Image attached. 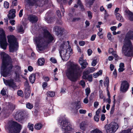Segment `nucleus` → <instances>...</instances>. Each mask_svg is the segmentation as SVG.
Wrapping results in <instances>:
<instances>
[{"mask_svg": "<svg viewBox=\"0 0 133 133\" xmlns=\"http://www.w3.org/2000/svg\"><path fill=\"white\" fill-rule=\"evenodd\" d=\"M1 55L2 58L1 74L6 77L11 73L13 66L11 58L9 55L3 52L1 53Z\"/></svg>", "mask_w": 133, "mask_h": 133, "instance_id": "nucleus-1", "label": "nucleus"}, {"mask_svg": "<svg viewBox=\"0 0 133 133\" xmlns=\"http://www.w3.org/2000/svg\"><path fill=\"white\" fill-rule=\"evenodd\" d=\"M82 71L81 68L77 64L71 65L66 73L68 79L72 82H76L79 79L82 75Z\"/></svg>", "mask_w": 133, "mask_h": 133, "instance_id": "nucleus-2", "label": "nucleus"}, {"mask_svg": "<svg viewBox=\"0 0 133 133\" xmlns=\"http://www.w3.org/2000/svg\"><path fill=\"white\" fill-rule=\"evenodd\" d=\"M126 41L122 46V52L124 55L128 57L133 55L132 45L130 39L133 40V31L129 30L125 36Z\"/></svg>", "mask_w": 133, "mask_h": 133, "instance_id": "nucleus-3", "label": "nucleus"}, {"mask_svg": "<svg viewBox=\"0 0 133 133\" xmlns=\"http://www.w3.org/2000/svg\"><path fill=\"white\" fill-rule=\"evenodd\" d=\"M8 42L9 43V51L13 53L17 51L18 47V43L15 37L13 35H9L7 36Z\"/></svg>", "mask_w": 133, "mask_h": 133, "instance_id": "nucleus-4", "label": "nucleus"}, {"mask_svg": "<svg viewBox=\"0 0 133 133\" xmlns=\"http://www.w3.org/2000/svg\"><path fill=\"white\" fill-rule=\"evenodd\" d=\"M58 122L61 126L62 130L63 131L67 130L69 131L73 130L69 122L64 117H60L58 120Z\"/></svg>", "mask_w": 133, "mask_h": 133, "instance_id": "nucleus-5", "label": "nucleus"}, {"mask_svg": "<svg viewBox=\"0 0 133 133\" xmlns=\"http://www.w3.org/2000/svg\"><path fill=\"white\" fill-rule=\"evenodd\" d=\"M21 129V125L16 122L11 123L8 127L10 133H19Z\"/></svg>", "mask_w": 133, "mask_h": 133, "instance_id": "nucleus-6", "label": "nucleus"}, {"mask_svg": "<svg viewBox=\"0 0 133 133\" xmlns=\"http://www.w3.org/2000/svg\"><path fill=\"white\" fill-rule=\"evenodd\" d=\"M119 128L118 123L115 122L111 123L105 126V128L107 133H114Z\"/></svg>", "mask_w": 133, "mask_h": 133, "instance_id": "nucleus-7", "label": "nucleus"}, {"mask_svg": "<svg viewBox=\"0 0 133 133\" xmlns=\"http://www.w3.org/2000/svg\"><path fill=\"white\" fill-rule=\"evenodd\" d=\"M35 41L39 51H43L45 49V41L42 36H39L36 37Z\"/></svg>", "mask_w": 133, "mask_h": 133, "instance_id": "nucleus-8", "label": "nucleus"}, {"mask_svg": "<svg viewBox=\"0 0 133 133\" xmlns=\"http://www.w3.org/2000/svg\"><path fill=\"white\" fill-rule=\"evenodd\" d=\"M14 117L16 120L21 123L24 119V112L20 110L17 111L16 112Z\"/></svg>", "mask_w": 133, "mask_h": 133, "instance_id": "nucleus-9", "label": "nucleus"}, {"mask_svg": "<svg viewBox=\"0 0 133 133\" xmlns=\"http://www.w3.org/2000/svg\"><path fill=\"white\" fill-rule=\"evenodd\" d=\"M129 86V84L127 81H123L121 84L120 88V92L123 93H125L128 90Z\"/></svg>", "mask_w": 133, "mask_h": 133, "instance_id": "nucleus-10", "label": "nucleus"}, {"mask_svg": "<svg viewBox=\"0 0 133 133\" xmlns=\"http://www.w3.org/2000/svg\"><path fill=\"white\" fill-rule=\"evenodd\" d=\"M66 42L64 41L63 42V43L61 44L59 46V50L60 55L63 59L62 55H63V57L64 58V57H65L66 53H67V51L66 49L65 48V45Z\"/></svg>", "mask_w": 133, "mask_h": 133, "instance_id": "nucleus-11", "label": "nucleus"}, {"mask_svg": "<svg viewBox=\"0 0 133 133\" xmlns=\"http://www.w3.org/2000/svg\"><path fill=\"white\" fill-rule=\"evenodd\" d=\"M4 82L6 86L12 88L14 90H15L17 87L16 83L13 79L6 80L4 81Z\"/></svg>", "mask_w": 133, "mask_h": 133, "instance_id": "nucleus-12", "label": "nucleus"}, {"mask_svg": "<svg viewBox=\"0 0 133 133\" xmlns=\"http://www.w3.org/2000/svg\"><path fill=\"white\" fill-rule=\"evenodd\" d=\"M28 19L32 23H36L38 20V17L36 16L33 14L29 15L28 16Z\"/></svg>", "mask_w": 133, "mask_h": 133, "instance_id": "nucleus-13", "label": "nucleus"}, {"mask_svg": "<svg viewBox=\"0 0 133 133\" xmlns=\"http://www.w3.org/2000/svg\"><path fill=\"white\" fill-rule=\"evenodd\" d=\"M8 44L6 38L0 39V45L2 49L6 50Z\"/></svg>", "mask_w": 133, "mask_h": 133, "instance_id": "nucleus-14", "label": "nucleus"}, {"mask_svg": "<svg viewBox=\"0 0 133 133\" xmlns=\"http://www.w3.org/2000/svg\"><path fill=\"white\" fill-rule=\"evenodd\" d=\"M54 30L58 36H61L63 34V30L61 27L59 26H55L54 27Z\"/></svg>", "mask_w": 133, "mask_h": 133, "instance_id": "nucleus-15", "label": "nucleus"}, {"mask_svg": "<svg viewBox=\"0 0 133 133\" xmlns=\"http://www.w3.org/2000/svg\"><path fill=\"white\" fill-rule=\"evenodd\" d=\"M15 10L12 9L10 10L9 14L8 15V17L9 19H13L16 16Z\"/></svg>", "mask_w": 133, "mask_h": 133, "instance_id": "nucleus-16", "label": "nucleus"}, {"mask_svg": "<svg viewBox=\"0 0 133 133\" xmlns=\"http://www.w3.org/2000/svg\"><path fill=\"white\" fill-rule=\"evenodd\" d=\"M29 5L31 6H35L36 7L38 6V2L39 0H27Z\"/></svg>", "mask_w": 133, "mask_h": 133, "instance_id": "nucleus-17", "label": "nucleus"}, {"mask_svg": "<svg viewBox=\"0 0 133 133\" xmlns=\"http://www.w3.org/2000/svg\"><path fill=\"white\" fill-rule=\"evenodd\" d=\"M36 74L32 73L30 76L29 79L30 82L32 84L34 83L36 79Z\"/></svg>", "mask_w": 133, "mask_h": 133, "instance_id": "nucleus-18", "label": "nucleus"}, {"mask_svg": "<svg viewBox=\"0 0 133 133\" xmlns=\"http://www.w3.org/2000/svg\"><path fill=\"white\" fill-rule=\"evenodd\" d=\"M116 16L117 19L118 21L121 22H123L124 21V19L123 18L119 13H116Z\"/></svg>", "mask_w": 133, "mask_h": 133, "instance_id": "nucleus-19", "label": "nucleus"}, {"mask_svg": "<svg viewBox=\"0 0 133 133\" xmlns=\"http://www.w3.org/2000/svg\"><path fill=\"white\" fill-rule=\"evenodd\" d=\"M43 34L44 37L45 39L51 34L46 29H44L43 30Z\"/></svg>", "mask_w": 133, "mask_h": 133, "instance_id": "nucleus-20", "label": "nucleus"}, {"mask_svg": "<svg viewBox=\"0 0 133 133\" xmlns=\"http://www.w3.org/2000/svg\"><path fill=\"white\" fill-rule=\"evenodd\" d=\"M25 94V97L26 98H28L30 96L31 94L30 89H24V90Z\"/></svg>", "mask_w": 133, "mask_h": 133, "instance_id": "nucleus-21", "label": "nucleus"}, {"mask_svg": "<svg viewBox=\"0 0 133 133\" xmlns=\"http://www.w3.org/2000/svg\"><path fill=\"white\" fill-rule=\"evenodd\" d=\"M6 38L5 31L2 28L0 29V39Z\"/></svg>", "mask_w": 133, "mask_h": 133, "instance_id": "nucleus-22", "label": "nucleus"}, {"mask_svg": "<svg viewBox=\"0 0 133 133\" xmlns=\"http://www.w3.org/2000/svg\"><path fill=\"white\" fill-rule=\"evenodd\" d=\"M127 13L128 15L129 19L131 21H133V13L129 10L127 11Z\"/></svg>", "mask_w": 133, "mask_h": 133, "instance_id": "nucleus-23", "label": "nucleus"}, {"mask_svg": "<svg viewBox=\"0 0 133 133\" xmlns=\"http://www.w3.org/2000/svg\"><path fill=\"white\" fill-rule=\"evenodd\" d=\"M43 127V125L41 123H36L34 126L35 129L37 130L41 129Z\"/></svg>", "mask_w": 133, "mask_h": 133, "instance_id": "nucleus-24", "label": "nucleus"}, {"mask_svg": "<svg viewBox=\"0 0 133 133\" xmlns=\"http://www.w3.org/2000/svg\"><path fill=\"white\" fill-rule=\"evenodd\" d=\"M46 39H47V42L48 43H51L52 42V41L54 39V38L51 34Z\"/></svg>", "mask_w": 133, "mask_h": 133, "instance_id": "nucleus-25", "label": "nucleus"}, {"mask_svg": "<svg viewBox=\"0 0 133 133\" xmlns=\"http://www.w3.org/2000/svg\"><path fill=\"white\" fill-rule=\"evenodd\" d=\"M57 2L60 4V5H63L66 4L68 2V0H57Z\"/></svg>", "mask_w": 133, "mask_h": 133, "instance_id": "nucleus-26", "label": "nucleus"}, {"mask_svg": "<svg viewBox=\"0 0 133 133\" xmlns=\"http://www.w3.org/2000/svg\"><path fill=\"white\" fill-rule=\"evenodd\" d=\"M44 62L45 61L44 58H42L38 59L37 62L39 65L41 66L44 64Z\"/></svg>", "mask_w": 133, "mask_h": 133, "instance_id": "nucleus-27", "label": "nucleus"}, {"mask_svg": "<svg viewBox=\"0 0 133 133\" xmlns=\"http://www.w3.org/2000/svg\"><path fill=\"white\" fill-rule=\"evenodd\" d=\"M9 109L12 112L15 108V106L13 104H9L8 105Z\"/></svg>", "mask_w": 133, "mask_h": 133, "instance_id": "nucleus-28", "label": "nucleus"}, {"mask_svg": "<svg viewBox=\"0 0 133 133\" xmlns=\"http://www.w3.org/2000/svg\"><path fill=\"white\" fill-rule=\"evenodd\" d=\"M80 64L82 68V69H84L86 68L87 65H88V63L85 61L83 62H81Z\"/></svg>", "mask_w": 133, "mask_h": 133, "instance_id": "nucleus-29", "label": "nucleus"}, {"mask_svg": "<svg viewBox=\"0 0 133 133\" xmlns=\"http://www.w3.org/2000/svg\"><path fill=\"white\" fill-rule=\"evenodd\" d=\"M77 4H74V7L76 8H77L78 7V6H80V5H82L83 4L81 2V1L80 0H77Z\"/></svg>", "mask_w": 133, "mask_h": 133, "instance_id": "nucleus-30", "label": "nucleus"}, {"mask_svg": "<svg viewBox=\"0 0 133 133\" xmlns=\"http://www.w3.org/2000/svg\"><path fill=\"white\" fill-rule=\"evenodd\" d=\"M47 96L48 97H53L55 95V93L52 91H48L47 93Z\"/></svg>", "mask_w": 133, "mask_h": 133, "instance_id": "nucleus-31", "label": "nucleus"}, {"mask_svg": "<svg viewBox=\"0 0 133 133\" xmlns=\"http://www.w3.org/2000/svg\"><path fill=\"white\" fill-rule=\"evenodd\" d=\"M24 86L25 88L24 89H30V86L29 85V84L27 80L25 82Z\"/></svg>", "mask_w": 133, "mask_h": 133, "instance_id": "nucleus-32", "label": "nucleus"}, {"mask_svg": "<svg viewBox=\"0 0 133 133\" xmlns=\"http://www.w3.org/2000/svg\"><path fill=\"white\" fill-rule=\"evenodd\" d=\"M34 125L33 124H31L30 123H29L28 127L30 130H31V131H33L34 130Z\"/></svg>", "mask_w": 133, "mask_h": 133, "instance_id": "nucleus-33", "label": "nucleus"}, {"mask_svg": "<svg viewBox=\"0 0 133 133\" xmlns=\"http://www.w3.org/2000/svg\"><path fill=\"white\" fill-rule=\"evenodd\" d=\"M91 133H103L99 129L96 128L92 130Z\"/></svg>", "mask_w": 133, "mask_h": 133, "instance_id": "nucleus-34", "label": "nucleus"}, {"mask_svg": "<svg viewBox=\"0 0 133 133\" xmlns=\"http://www.w3.org/2000/svg\"><path fill=\"white\" fill-rule=\"evenodd\" d=\"M88 16L89 19H91L92 18V13L90 11H87Z\"/></svg>", "mask_w": 133, "mask_h": 133, "instance_id": "nucleus-35", "label": "nucleus"}, {"mask_svg": "<svg viewBox=\"0 0 133 133\" xmlns=\"http://www.w3.org/2000/svg\"><path fill=\"white\" fill-rule=\"evenodd\" d=\"M26 108L29 109H32L33 107L32 104H31L29 102L26 104Z\"/></svg>", "mask_w": 133, "mask_h": 133, "instance_id": "nucleus-36", "label": "nucleus"}, {"mask_svg": "<svg viewBox=\"0 0 133 133\" xmlns=\"http://www.w3.org/2000/svg\"><path fill=\"white\" fill-rule=\"evenodd\" d=\"M91 92L90 89L89 88H87L85 89V95L87 96H88L89 95Z\"/></svg>", "mask_w": 133, "mask_h": 133, "instance_id": "nucleus-37", "label": "nucleus"}, {"mask_svg": "<svg viewBox=\"0 0 133 133\" xmlns=\"http://www.w3.org/2000/svg\"><path fill=\"white\" fill-rule=\"evenodd\" d=\"M95 0H89L87 2V4L89 5V7H91L92 5Z\"/></svg>", "mask_w": 133, "mask_h": 133, "instance_id": "nucleus-38", "label": "nucleus"}, {"mask_svg": "<svg viewBox=\"0 0 133 133\" xmlns=\"http://www.w3.org/2000/svg\"><path fill=\"white\" fill-rule=\"evenodd\" d=\"M85 124L84 122H82L80 124V128L83 130H84L85 129Z\"/></svg>", "mask_w": 133, "mask_h": 133, "instance_id": "nucleus-39", "label": "nucleus"}, {"mask_svg": "<svg viewBox=\"0 0 133 133\" xmlns=\"http://www.w3.org/2000/svg\"><path fill=\"white\" fill-rule=\"evenodd\" d=\"M17 95L19 96H20L22 97H23L24 96V94L23 91L21 90H18L17 92Z\"/></svg>", "mask_w": 133, "mask_h": 133, "instance_id": "nucleus-40", "label": "nucleus"}, {"mask_svg": "<svg viewBox=\"0 0 133 133\" xmlns=\"http://www.w3.org/2000/svg\"><path fill=\"white\" fill-rule=\"evenodd\" d=\"M31 58L33 60L36 59L37 58L34 52H32L31 55Z\"/></svg>", "mask_w": 133, "mask_h": 133, "instance_id": "nucleus-41", "label": "nucleus"}, {"mask_svg": "<svg viewBox=\"0 0 133 133\" xmlns=\"http://www.w3.org/2000/svg\"><path fill=\"white\" fill-rule=\"evenodd\" d=\"M81 105H75V112L77 113L78 112V110L81 108Z\"/></svg>", "mask_w": 133, "mask_h": 133, "instance_id": "nucleus-42", "label": "nucleus"}, {"mask_svg": "<svg viewBox=\"0 0 133 133\" xmlns=\"http://www.w3.org/2000/svg\"><path fill=\"white\" fill-rule=\"evenodd\" d=\"M9 3L5 1L4 2V7L6 9H8L9 7Z\"/></svg>", "mask_w": 133, "mask_h": 133, "instance_id": "nucleus-43", "label": "nucleus"}, {"mask_svg": "<svg viewBox=\"0 0 133 133\" xmlns=\"http://www.w3.org/2000/svg\"><path fill=\"white\" fill-rule=\"evenodd\" d=\"M18 31L19 32H24L23 28L22 25H21L20 26L18 29Z\"/></svg>", "mask_w": 133, "mask_h": 133, "instance_id": "nucleus-44", "label": "nucleus"}, {"mask_svg": "<svg viewBox=\"0 0 133 133\" xmlns=\"http://www.w3.org/2000/svg\"><path fill=\"white\" fill-rule=\"evenodd\" d=\"M87 70H88L89 72L90 73L93 72L95 71V69L94 67L89 68Z\"/></svg>", "mask_w": 133, "mask_h": 133, "instance_id": "nucleus-45", "label": "nucleus"}, {"mask_svg": "<svg viewBox=\"0 0 133 133\" xmlns=\"http://www.w3.org/2000/svg\"><path fill=\"white\" fill-rule=\"evenodd\" d=\"M106 84L107 87H108L109 84V79L108 77L107 76L105 79Z\"/></svg>", "mask_w": 133, "mask_h": 133, "instance_id": "nucleus-46", "label": "nucleus"}, {"mask_svg": "<svg viewBox=\"0 0 133 133\" xmlns=\"http://www.w3.org/2000/svg\"><path fill=\"white\" fill-rule=\"evenodd\" d=\"M48 85V84L46 82H44L43 83L42 87L43 89H45V88Z\"/></svg>", "mask_w": 133, "mask_h": 133, "instance_id": "nucleus-47", "label": "nucleus"}, {"mask_svg": "<svg viewBox=\"0 0 133 133\" xmlns=\"http://www.w3.org/2000/svg\"><path fill=\"white\" fill-rule=\"evenodd\" d=\"M80 9L81 11L82 12H84L85 11V9L84 8V6L83 4L79 6Z\"/></svg>", "mask_w": 133, "mask_h": 133, "instance_id": "nucleus-48", "label": "nucleus"}, {"mask_svg": "<svg viewBox=\"0 0 133 133\" xmlns=\"http://www.w3.org/2000/svg\"><path fill=\"white\" fill-rule=\"evenodd\" d=\"M103 100L104 101H105L106 102H108L109 104H110L111 103V100L110 99V98H108L105 99H104Z\"/></svg>", "mask_w": 133, "mask_h": 133, "instance_id": "nucleus-49", "label": "nucleus"}, {"mask_svg": "<svg viewBox=\"0 0 133 133\" xmlns=\"http://www.w3.org/2000/svg\"><path fill=\"white\" fill-rule=\"evenodd\" d=\"M43 79L45 82H48L50 80V78L49 77L47 76H44L43 77Z\"/></svg>", "mask_w": 133, "mask_h": 133, "instance_id": "nucleus-50", "label": "nucleus"}, {"mask_svg": "<svg viewBox=\"0 0 133 133\" xmlns=\"http://www.w3.org/2000/svg\"><path fill=\"white\" fill-rule=\"evenodd\" d=\"M50 60L52 63H56L57 62L55 58L53 57L51 58Z\"/></svg>", "mask_w": 133, "mask_h": 133, "instance_id": "nucleus-51", "label": "nucleus"}, {"mask_svg": "<svg viewBox=\"0 0 133 133\" xmlns=\"http://www.w3.org/2000/svg\"><path fill=\"white\" fill-rule=\"evenodd\" d=\"M1 94L2 96H5L6 95V92L5 90L3 88V89L1 90Z\"/></svg>", "mask_w": 133, "mask_h": 133, "instance_id": "nucleus-52", "label": "nucleus"}, {"mask_svg": "<svg viewBox=\"0 0 133 133\" xmlns=\"http://www.w3.org/2000/svg\"><path fill=\"white\" fill-rule=\"evenodd\" d=\"M85 44V41H80L79 42V44L81 46H83Z\"/></svg>", "mask_w": 133, "mask_h": 133, "instance_id": "nucleus-53", "label": "nucleus"}, {"mask_svg": "<svg viewBox=\"0 0 133 133\" xmlns=\"http://www.w3.org/2000/svg\"><path fill=\"white\" fill-rule=\"evenodd\" d=\"M8 29L10 32H12L15 30V28L14 27L10 26L8 27Z\"/></svg>", "mask_w": 133, "mask_h": 133, "instance_id": "nucleus-54", "label": "nucleus"}, {"mask_svg": "<svg viewBox=\"0 0 133 133\" xmlns=\"http://www.w3.org/2000/svg\"><path fill=\"white\" fill-rule=\"evenodd\" d=\"M79 84L83 87H85V83L83 80H81L80 81Z\"/></svg>", "mask_w": 133, "mask_h": 133, "instance_id": "nucleus-55", "label": "nucleus"}, {"mask_svg": "<svg viewBox=\"0 0 133 133\" xmlns=\"http://www.w3.org/2000/svg\"><path fill=\"white\" fill-rule=\"evenodd\" d=\"M97 64L96 60V59H94L92 62L91 64L93 66H95Z\"/></svg>", "mask_w": 133, "mask_h": 133, "instance_id": "nucleus-56", "label": "nucleus"}, {"mask_svg": "<svg viewBox=\"0 0 133 133\" xmlns=\"http://www.w3.org/2000/svg\"><path fill=\"white\" fill-rule=\"evenodd\" d=\"M96 37V35L94 34L92 35L91 38L90 40L92 41H93L95 39V38Z\"/></svg>", "mask_w": 133, "mask_h": 133, "instance_id": "nucleus-57", "label": "nucleus"}, {"mask_svg": "<svg viewBox=\"0 0 133 133\" xmlns=\"http://www.w3.org/2000/svg\"><path fill=\"white\" fill-rule=\"evenodd\" d=\"M81 19V18L80 17L74 18L72 19V21L75 22L76 21H78L79 20H80Z\"/></svg>", "mask_w": 133, "mask_h": 133, "instance_id": "nucleus-58", "label": "nucleus"}, {"mask_svg": "<svg viewBox=\"0 0 133 133\" xmlns=\"http://www.w3.org/2000/svg\"><path fill=\"white\" fill-rule=\"evenodd\" d=\"M58 17H60V18L61 17L62 15L61 14V12L59 10H57L56 11Z\"/></svg>", "mask_w": 133, "mask_h": 133, "instance_id": "nucleus-59", "label": "nucleus"}, {"mask_svg": "<svg viewBox=\"0 0 133 133\" xmlns=\"http://www.w3.org/2000/svg\"><path fill=\"white\" fill-rule=\"evenodd\" d=\"M79 112L81 114H85L86 112V111L85 110L81 109L79 110Z\"/></svg>", "mask_w": 133, "mask_h": 133, "instance_id": "nucleus-60", "label": "nucleus"}, {"mask_svg": "<svg viewBox=\"0 0 133 133\" xmlns=\"http://www.w3.org/2000/svg\"><path fill=\"white\" fill-rule=\"evenodd\" d=\"M112 35L110 32L108 33L107 37L109 39L111 40V37Z\"/></svg>", "mask_w": 133, "mask_h": 133, "instance_id": "nucleus-61", "label": "nucleus"}, {"mask_svg": "<svg viewBox=\"0 0 133 133\" xmlns=\"http://www.w3.org/2000/svg\"><path fill=\"white\" fill-rule=\"evenodd\" d=\"M88 96H87L86 98L84 99L83 102L85 104H87L88 102L89 101L88 99Z\"/></svg>", "mask_w": 133, "mask_h": 133, "instance_id": "nucleus-62", "label": "nucleus"}, {"mask_svg": "<svg viewBox=\"0 0 133 133\" xmlns=\"http://www.w3.org/2000/svg\"><path fill=\"white\" fill-rule=\"evenodd\" d=\"M88 55L90 56L91 54L92 51V50L90 49H89L87 51Z\"/></svg>", "mask_w": 133, "mask_h": 133, "instance_id": "nucleus-63", "label": "nucleus"}, {"mask_svg": "<svg viewBox=\"0 0 133 133\" xmlns=\"http://www.w3.org/2000/svg\"><path fill=\"white\" fill-rule=\"evenodd\" d=\"M112 55L114 56L115 60H117L118 59V56L117 54H114L113 52Z\"/></svg>", "mask_w": 133, "mask_h": 133, "instance_id": "nucleus-64", "label": "nucleus"}]
</instances>
